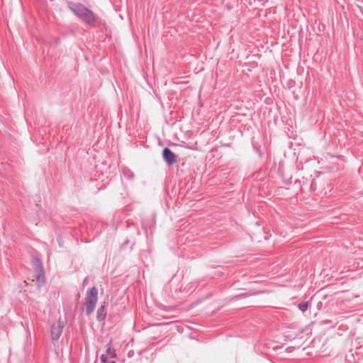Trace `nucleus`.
<instances>
[{"instance_id":"f257e3e1","label":"nucleus","mask_w":363,"mask_h":363,"mask_svg":"<svg viewBox=\"0 0 363 363\" xmlns=\"http://www.w3.org/2000/svg\"><path fill=\"white\" fill-rule=\"evenodd\" d=\"M67 7L80 19L86 23L91 25L96 22L95 14L81 4L67 1Z\"/></svg>"},{"instance_id":"f03ea898","label":"nucleus","mask_w":363,"mask_h":363,"mask_svg":"<svg viewBox=\"0 0 363 363\" xmlns=\"http://www.w3.org/2000/svg\"><path fill=\"white\" fill-rule=\"evenodd\" d=\"M98 301V289L91 287L87 292L85 298V312L87 315H91L96 307Z\"/></svg>"},{"instance_id":"7ed1b4c3","label":"nucleus","mask_w":363,"mask_h":363,"mask_svg":"<svg viewBox=\"0 0 363 363\" xmlns=\"http://www.w3.org/2000/svg\"><path fill=\"white\" fill-rule=\"evenodd\" d=\"M34 276L38 287H41L45 281V270L41 260L37 257L32 259Z\"/></svg>"},{"instance_id":"20e7f679","label":"nucleus","mask_w":363,"mask_h":363,"mask_svg":"<svg viewBox=\"0 0 363 363\" xmlns=\"http://www.w3.org/2000/svg\"><path fill=\"white\" fill-rule=\"evenodd\" d=\"M64 326V323L61 320H58L56 324H53L52 325L50 329V337L52 342H57L59 340Z\"/></svg>"},{"instance_id":"39448f33","label":"nucleus","mask_w":363,"mask_h":363,"mask_svg":"<svg viewBox=\"0 0 363 363\" xmlns=\"http://www.w3.org/2000/svg\"><path fill=\"white\" fill-rule=\"evenodd\" d=\"M162 157L169 166L175 164L177 161V156L168 147L163 149Z\"/></svg>"},{"instance_id":"423d86ee","label":"nucleus","mask_w":363,"mask_h":363,"mask_svg":"<svg viewBox=\"0 0 363 363\" xmlns=\"http://www.w3.org/2000/svg\"><path fill=\"white\" fill-rule=\"evenodd\" d=\"M106 316V313L105 310V303L101 305L97 310L96 318L99 321H102L105 320Z\"/></svg>"},{"instance_id":"0eeeda50","label":"nucleus","mask_w":363,"mask_h":363,"mask_svg":"<svg viewBox=\"0 0 363 363\" xmlns=\"http://www.w3.org/2000/svg\"><path fill=\"white\" fill-rule=\"evenodd\" d=\"M106 352V356L110 358H114L116 356L115 350L111 347L107 348Z\"/></svg>"},{"instance_id":"6e6552de","label":"nucleus","mask_w":363,"mask_h":363,"mask_svg":"<svg viewBox=\"0 0 363 363\" xmlns=\"http://www.w3.org/2000/svg\"><path fill=\"white\" fill-rule=\"evenodd\" d=\"M108 357L106 354H103L100 357L101 362L102 363H116L114 360H109Z\"/></svg>"},{"instance_id":"1a4fd4ad","label":"nucleus","mask_w":363,"mask_h":363,"mask_svg":"<svg viewBox=\"0 0 363 363\" xmlns=\"http://www.w3.org/2000/svg\"><path fill=\"white\" fill-rule=\"evenodd\" d=\"M308 302H302L298 304V308L301 311L305 312L308 308Z\"/></svg>"}]
</instances>
